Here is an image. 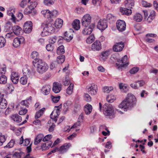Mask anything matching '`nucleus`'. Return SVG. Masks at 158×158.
<instances>
[{
  "mask_svg": "<svg viewBox=\"0 0 158 158\" xmlns=\"http://www.w3.org/2000/svg\"><path fill=\"white\" fill-rule=\"evenodd\" d=\"M135 101V96L131 93L128 94L126 98L119 105L118 107L125 111L127 108L133 106Z\"/></svg>",
  "mask_w": 158,
  "mask_h": 158,
  "instance_id": "f257e3e1",
  "label": "nucleus"
},
{
  "mask_svg": "<svg viewBox=\"0 0 158 158\" xmlns=\"http://www.w3.org/2000/svg\"><path fill=\"white\" fill-rule=\"evenodd\" d=\"M33 65L36 67V70L39 73L43 74L48 69V64L42 60H39L38 62Z\"/></svg>",
  "mask_w": 158,
  "mask_h": 158,
  "instance_id": "f03ea898",
  "label": "nucleus"
},
{
  "mask_svg": "<svg viewBox=\"0 0 158 158\" xmlns=\"http://www.w3.org/2000/svg\"><path fill=\"white\" fill-rule=\"evenodd\" d=\"M42 26L44 27L43 31L41 33L42 36H45L48 35V33H51L54 31V25L50 23L43 24Z\"/></svg>",
  "mask_w": 158,
  "mask_h": 158,
  "instance_id": "7ed1b4c3",
  "label": "nucleus"
},
{
  "mask_svg": "<svg viewBox=\"0 0 158 158\" xmlns=\"http://www.w3.org/2000/svg\"><path fill=\"white\" fill-rule=\"evenodd\" d=\"M127 56L125 55L121 60H118V62L116 63V64L118 66V69H119L126 67L128 65V63L127 62Z\"/></svg>",
  "mask_w": 158,
  "mask_h": 158,
  "instance_id": "20e7f679",
  "label": "nucleus"
},
{
  "mask_svg": "<svg viewBox=\"0 0 158 158\" xmlns=\"http://www.w3.org/2000/svg\"><path fill=\"white\" fill-rule=\"evenodd\" d=\"M87 91L90 94L92 95H96L98 92V87L97 85L92 83L88 85L86 87Z\"/></svg>",
  "mask_w": 158,
  "mask_h": 158,
  "instance_id": "39448f33",
  "label": "nucleus"
},
{
  "mask_svg": "<svg viewBox=\"0 0 158 158\" xmlns=\"http://www.w3.org/2000/svg\"><path fill=\"white\" fill-rule=\"evenodd\" d=\"M91 17L90 15L86 14L82 18L81 23L83 26L86 27L90 25L91 22Z\"/></svg>",
  "mask_w": 158,
  "mask_h": 158,
  "instance_id": "423d86ee",
  "label": "nucleus"
},
{
  "mask_svg": "<svg viewBox=\"0 0 158 158\" xmlns=\"http://www.w3.org/2000/svg\"><path fill=\"white\" fill-rule=\"evenodd\" d=\"M34 3H35V2L31 3L30 5H28V7L25 9L23 12L24 14L28 15L31 14L32 15H33L36 14V12L34 11V8L35 7L33 5L35 4Z\"/></svg>",
  "mask_w": 158,
  "mask_h": 158,
  "instance_id": "0eeeda50",
  "label": "nucleus"
},
{
  "mask_svg": "<svg viewBox=\"0 0 158 158\" xmlns=\"http://www.w3.org/2000/svg\"><path fill=\"white\" fill-rule=\"evenodd\" d=\"M116 27L117 29L120 32L125 31L126 28V24L124 21L118 20L116 22Z\"/></svg>",
  "mask_w": 158,
  "mask_h": 158,
  "instance_id": "6e6552de",
  "label": "nucleus"
},
{
  "mask_svg": "<svg viewBox=\"0 0 158 158\" xmlns=\"http://www.w3.org/2000/svg\"><path fill=\"white\" fill-rule=\"evenodd\" d=\"M107 22L105 19H100L98 23L97 28L102 31L105 30L107 27Z\"/></svg>",
  "mask_w": 158,
  "mask_h": 158,
  "instance_id": "1a4fd4ad",
  "label": "nucleus"
},
{
  "mask_svg": "<svg viewBox=\"0 0 158 158\" xmlns=\"http://www.w3.org/2000/svg\"><path fill=\"white\" fill-rule=\"evenodd\" d=\"M24 31L26 33L31 32L32 29V23L31 21H28L25 22L24 25Z\"/></svg>",
  "mask_w": 158,
  "mask_h": 158,
  "instance_id": "9d476101",
  "label": "nucleus"
},
{
  "mask_svg": "<svg viewBox=\"0 0 158 158\" xmlns=\"http://www.w3.org/2000/svg\"><path fill=\"white\" fill-rule=\"evenodd\" d=\"M101 49L102 44L99 40H96L91 45V49L93 51H99Z\"/></svg>",
  "mask_w": 158,
  "mask_h": 158,
  "instance_id": "9b49d317",
  "label": "nucleus"
},
{
  "mask_svg": "<svg viewBox=\"0 0 158 158\" xmlns=\"http://www.w3.org/2000/svg\"><path fill=\"white\" fill-rule=\"evenodd\" d=\"M24 40L25 39L23 36L16 37L14 40L13 45L16 48L19 46L21 44L23 43Z\"/></svg>",
  "mask_w": 158,
  "mask_h": 158,
  "instance_id": "f8f14e48",
  "label": "nucleus"
},
{
  "mask_svg": "<svg viewBox=\"0 0 158 158\" xmlns=\"http://www.w3.org/2000/svg\"><path fill=\"white\" fill-rule=\"evenodd\" d=\"M85 27V28L82 31L83 34L85 35H89L92 32L95 27V25L94 23H92L89 27L88 26Z\"/></svg>",
  "mask_w": 158,
  "mask_h": 158,
  "instance_id": "ddd939ff",
  "label": "nucleus"
},
{
  "mask_svg": "<svg viewBox=\"0 0 158 158\" xmlns=\"http://www.w3.org/2000/svg\"><path fill=\"white\" fill-rule=\"evenodd\" d=\"M124 47V44L123 42H121L116 43L113 46V49L115 52H120L122 50Z\"/></svg>",
  "mask_w": 158,
  "mask_h": 158,
  "instance_id": "4468645a",
  "label": "nucleus"
},
{
  "mask_svg": "<svg viewBox=\"0 0 158 158\" xmlns=\"http://www.w3.org/2000/svg\"><path fill=\"white\" fill-rule=\"evenodd\" d=\"M71 145L70 143H65L61 146L58 150L60 153H64L66 152L69 149Z\"/></svg>",
  "mask_w": 158,
  "mask_h": 158,
  "instance_id": "2eb2a0df",
  "label": "nucleus"
},
{
  "mask_svg": "<svg viewBox=\"0 0 158 158\" xmlns=\"http://www.w3.org/2000/svg\"><path fill=\"white\" fill-rule=\"evenodd\" d=\"M31 58L34 59L32 61L33 64H35V63L38 62L39 60H42L39 58V56L38 53L36 51L33 52L31 55Z\"/></svg>",
  "mask_w": 158,
  "mask_h": 158,
  "instance_id": "dca6fc26",
  "label": "nucleus"
},
{
  "mask_svg": "<svg viewBox=\"0 0 158 158\" xmlns=\"http://www.w3.org/2000/svg\"><path fill=\"white\" fill-rule=\"evenodd\" d=\"M60 114V111L58 109L53 110L50 115V118L54 120L55 122L57 121V118H58Z\"/></svg>",
  "mask_w": 158,
  "mask_h": 158,
  "instance_id": "f3484780",
  "label": "nucleus"
},
{
  "mask_svg": "<svg viewBox=\"0 0 158 158\" xmlns=\"http://www.w3.org/2000/svg\"><path fill=\"white\" fill-rule=\"evenodd\" d=\"M61 89V85L58 82H54L53 84L52 90L55 93H59Z\"/></svg>",
  "mask_w": 158,
  "mask_h": 158,
  "instance_id": "a211bd4d",
  "label": "nucleus"
},
{
  "mask_svg": "<svg viewBox=\"0 0 158 158\" xmlns=\"http://www.w3.org/2000/svg\"><path fill=\"white\" fill-rule=\"evenodd\" d=\"M10 79L13 83L17 84L19 79V76L18 73L15 72H12L11 73Z\"/></svg>",
  "mask_w": 158,
  "mask_h": 158,
  "instance_id": "6ab92c4d",
  "label": "nucleus"
},
{
  "mask_svg": "<svg viewBox=\"0 0 158 158\" xmlns=\"http://www.w3.org/2000/svg\"><path fill=\"white\" fill-rule=\"evenodd\" d=\"M51 88L49 85H45L42 88L41 90L42 93L45 95H48L50 93Z\"/></svg>",
  "mask_w": 158,
  "mask_h": 158,
  "instance_id": "aec40b11",
  "label": "nucleus"
},
{
  "mask_svg": "<svg viewBox=\"0 0 158 158\" xmlns=\"http://www.w3.org/2000/svg\"><path fill=\"white\" fill-rule=\"evenodd\" d=\"M12 30L13 32L14 33L15 35H20L21 33V31H22L21 28L18 25H15L13 27Z\"/></svg>",
  "mask_w": 158,
  "mask_h": 158,
  "instance_id": "412c9836",
  "label": "nucleus"
},
{
  "mask_svg": "<svg viewBox=\"0 0 158 158\" xmlns=\"http://www.w3.org/2000/svg\"><path fill=\"white\" fill-rule=\"evenodd\" d=\"M124 5L125 7L132 8L134 5V2L133 0H126L124 2Z\"/></svg>",
  "mask_w": 158,
  "mask_h": 158,
  "instance_id": "4be33fe9",
  "label": "nucleus"
},
{
  "mask_svg": "<svg viewBox=\"0 0 158 158\" xmlns=\"http://www.w3.org/2000/svg\"><path fill=\"white\" fill-rule=\"evenodd\" d=\"M128 8L122 7L120 9V11L123 14L127 15H130L132 13V10L131 9H128Z\"/></svg>",
  "mask_w": 158,
  "mask_h": 158,
  "instance_id": "5701e85b",
  "label": "nucleus"
},
{
  "mask_svg": "<svg viewBox=\"0 0 158 158\" xmlns=\"http://www.w3.org/2000/svg\"><path fill=\"white\" fill-rule=\"evenodd\" d=\"M21 156V153L15 152L14 154H10L7 155L4 158H20Z\"/></svg>",
  "mask_w": 158,
  "mask_h": 158,
  "instance_id": "b1692460",
  "label": "nucleus"
},
{
  "mask_svg": "<svg viewBox=\"0 0 158 158\" xmlns=\"http://www.w3.org/2000/svg\"><path fill=\"white\" fill-rule=\"evenodd\" d=\"M156 16V12L154 10H152L150 12V14L147 19V22L149 23H151L153 20L155 18Z\"/></svg>",
  "mask_w": 158,
  "mask_h": 158,
  "instance_id": "393cba45",
  "label": "nucleus"
},
{
  "mask_svg": "<svg viewBox=\"0 0 158 158\" xmlns=\"http://www.w3.org/2000/svg\"><path fill=\"white\" fill-rule=\"evenodd\" d=\"M102 111L103 114L106 116H109V104L105 103L103 106Z\"/></svg>",
  "mask_w": 158,
  "mask_h": 158,
  "instance_id": "a878e982",
  "label": "nucleus"
},
{
  "mask_svg": "<svg viewBox=\"0 0 158 158\" xmlns=\"http://www.w3.org/2000/svg\"><path fill=\"white\" fill-rule=\"evenodd\" d=\"M7 102L6 100L1 97L0 102V108L5 109L7 107Z\"/></svg>",
  "mask_w": 158,
  "mask_h": 158,
  "instance_id": "bb28decb",
  "label": "nucleus"
},
{
  "mask_svg": "<svg viewBox=\"0 0 158 158\" xmlns=\"http://www.w3.org/2000/svg\"><path fill=\"white\" fill-rule=\"evenodd\" d=\"M52 142L51 141L47 142L43 144L41 146V148L42 150H45L48 149L52 144Z\"/></svg>",
  "mask_w": 158,
  "mask_h": 158,
  "instance_id": "cd10ccee",
  "label": "nucleus"
},
{
  "mask_svg": "<svg viewBox=\"0 0 158 158\" xmlns=\"http://www.w3.org/2000/svg\"><path fill=\"white\" fill-rule=\"evenodd\" d=\"M80 22L78 19H76L73 23L72 26L76 30H78L80 27Z\"/></svg>",
  "mask_w": 158,
  "mask_h": 158,
  "instance_id": "c85d7f7f",
  "label": "nucleus"
},
{
  "mask_svg": "<svg viewBox=\"0 0 158 158\" xmlns=\"http://www.w3.org/2000/svg\"><path fill=\"white\" fill-rule=\"evenodd\" d=\"M44 136L42 134H40L38 135L35 139V141L34 142V144L35 145L38 144L41 141L42 139H43Z\"/></svg>",
  "mask_w": 158,
  "mask_h": 158,
  "instance_id": "c756f323",
  "label": "nucleus"
},
{
  "mask_svg": "<svg viewBox=\"0 0 158 158\" xmlns=\"http://www.w3.org/2000/svg\"><path fill=\"white\" fill-rule=\"evenodd\" d=\"M92 106L89 104H87L85 106V111L86 114H89L92 111Z\"/></svg>",
  "mask_w": 158,
  "mask_h": 158,
  "instance_id": "7c9ffc66",
  "label": "nucleus"
},
{
  "mask_svg": "<svg viewBox=\"0 0 158 158\" xmlns=\"http://www.w3.org/2000/svg\"><path fill=\"white\" fill-rule=\"evenodd\" d=\"M133 19L135 21L140 22L143 19L142 16L139 13H136L133 17Z\"/></svg>",
  "mask_w": 158,
  "mask_h": 158,
  "instance_id": "2f4dec72",
  "label": "nucleus"
},
{
  "mask_svg": "<svg viewBox=\"0 0 158 158\" xmlns=\"http://www.w3.org/2000/svg\"><path fill=\"white\" fill-rule=\"evenodd\" d=\"M63 20L60 19H57L55 23V26L57 28H61L63 25Z\"/></svg>",
  "mask_w": 158,
  "mask_h": 158,
  "instance_id": "473e14b6",
  "label": "nucleus"
},
{
  "mask_svg": "<svg viewBox=\"0 0 158 158\" xmlns=\"http://www.w3.org/2000/svg\"><path fill=\"white\" fill-rule=\"evenodd\" d=\"M11 118L14 121L17 123H19L21 122L22 119V117L20 116L17 114L13 115Z\"/></svg>",
  "mask_w": 158,
  "mask_h": 158,
  "instance_id": "72a5a7b5",
  "label": "nucleus"
},
{
  "mask_svg": "<svg viewBox=\"0 0 158 158\" xmlns=\"http://www.w3.org/2000/svg\"><path fill=\"white\" fill-rule=\"evenodd\" d=\"M65 59V56L64 55L60 56L57 58L56 61L58 64H60L64 62Z\"/></svg>",
  "mask_w": 158,
  "mask_h": 158,
  "instance_id": "f704fd0d",
  "label": "nucleus"
},
{
  "mask_svg": "<svg viewBox=\"0 0 158 158\" xmlns=\"http://www.w3.org/2000/svg\"><path fill=\"white\" fill-rule=\"evenodd\" d=\"M109 55V51H106L101 53V58L103 60H105Z\"/></svg>",
  "mask_w": 158,
  "mask_h": 158,
  "instance_id": "c9c22d12",
  "label": "nucleus"
},
{
  "mask_svg": "<svg viewBox=\"0 0 158 158\" xmlns=\"http://www.w3.org/2000/svg\"><path fill=\"white\" fill-rule=\"evenodd\" d=\"M56 52L57 53L58 55H60L61 54H64L65 52L64 46L61 45L58 47L57 48Z\"/></svg>",
  "mask_w": 158,
  "mask_h": 158,
  "instance_id": "e433bc0d",
  "label": "nucleus"
},
{
  "mask_svg": "<svg viewBox=\"0 0 158 158\" xmlns=\"http://www.w3.org/2000/svg\"><path fill=\"white\" fill-rule=\"evenodd\" d=\"M45 109V108H43L37 112L35 115V118L37 119L41 117L43 114Z\"/></svg>",
  "mask_w": 158,
  "mask_h": 158,
  "instance_id": "4c0bfd02",
  "label": "nucleus"
},
{
  "mask_svg": "<svg viewBox=\"0 0 158 158\" xmlns=\"http://www.w3.org/2000/svg\"><path fill=\"white\" fill-rule=\"evenodd\" d=\"M109 117L112 116V118L114 117V115L115 114V111L113 107L110 105H109Z\"/></svg>",
  "mask_w": 158,
  "mask_h": 158,
  "instance_id": "58836bf2",
  "label": "nucleus"
},
{
  "mask_svg": "<svg viewBox=\"0 0 158 158\" xmlns=\"http://www.w3.org/2000/svg\"><path fill=\"white\" fill-rule=\"evenodd\" d=\"M41 13L44 17L47 18H49L50 11L48 10H44L41 11Z\"/></svg>",
  "mask_w": 158,
  "mask_h": 158,
  "instance_id": "ea45409f",
  "label": "nucleus"
},
{
  "mask_svg": "<svg viewBox=\"0 0 158 158\" xmlns=\"http://www.w3.org/2000/svg\"><path fill=\"white\" fill-rule=\"evenodd\" d=\"M73 84L71 83L69 86L68 87L66 90V93L69 94H71L73 91Z\"/></svg>",
  "mask_w": 158,
  "mask_h": 158,
  "instance_id": "a19ab883",
  "label": "nucleus"
},
{
  "mask_svg": "<svg viewBox=\"0 0 158 158\" xmlns=\"http://www.w3.org/2000/svg\"><path fill=\"white\" fill-rule=\"evenodd\" d=\"M64 39L65 40L69 41L73 39V36L69 35L67 32L64 33Z\"/></svg>",
  "mask_w": 158,
  "mask_h": 158,
  "instance_id": "79ce46f5",
  "label": "nucleus"
},
{
  "mask_svg": "<svg viewBox=\"0 0 158 158\" xmlns=\"http://www.w3.org/2000/svg\"><path fill=\"white\" fill-rule=\"evenodd\" d=\"M6 43L5 39L2 36H0V48L4 47Z\"/></svg>",
  "mask_w": 158,
  "mask_h": 158,
  "instance_id": "37998d69",
  "label": "nucleus"
},
{
  "mask_svg": "<svg viewBox=\"0 0 158 158\" xmlns=\"http://www.w3.org/2000/svg\"><path fill=\"white\" fill-rule=\"evenodd\" d=\"M15 143V141L14 139H11L10 141V142L8 143V144L6 146L4 147V148H12Z\"/></svg>",
  "mask_w": 158,
  "mask_h": 158,
  "instance_id": "c03bdc74",
  "label": "nucleus"
},
{
  "mask_svg": "<svg viewBox=\"0 0 158 158\" xmlns=\"http://www.w3.org/2000/svg\"><path fill=\"white\" fill-rule=\"evenodd\" d=\"M95 37L94 35H91L89 36L86 40V42L87 43L90 44L92 43L94 40Z\"/></svg>",
  "mask_w": 158,
  "mask_h": 158,
  "instance_id": "a18cd8bd",
  "label": "nucleus"
},
{
  "mask_svg": "<svg viewBox=\"0 0 158 158\" xmlns=\"http://www.w3.org/2000/svg\"><path fill=\"white\" fill-rule=\"evenodd\" d=\"M7 77L5 75H2L0 77V84H4L6 83Z\"/></svg>",
  "mask_w": 158,
  "mask_h": 158,
  "instance_id": "49530a36",
  "label": "nucleus"
},
{
  "mask_svg": "<svg viewBox=\"0 0 158 158\" xmlns=\"http://www.w3.org/2000/svg\"><path fill=\"white\" fill-rule=\"evenodd\" d=\"M15 35L13 32H8L5 35V37L7 39H12L15 37Z\"/></svg>",
  "mask_w": 158,
  "mask_h": 158,
  "instance_id": "de8ad7c7",
  "label": "nucleus"
},
{
  "mask_svg": "<svg viewBox=\"0 0 158 158\" xmlns=\"http://www.w3.org/2000/svg\"><path fill=\"white\" fill-rule=\"evenodd\" d=\"M20 82L23 85L26 84L27 82V77L26 76L22 77L20 78Z\"/></svg>",
  "mask_w": 158,
  "mask_h": 158,
  "instance_id": "09e8293b",
  "label": "nucleus"
},
{
  "mask_svg": "<svg viewBox=\"0 0 158 158\" xmlns=\"http://www.w3.org/2000/svg\"><path fill=\"white\" fill-rule=\"evenodd\" d=\"M6 138L4 135H2L1 133L0 134V146L2 145L3 143L5 141Z\"/></svg>",
  "mask_w": 158,
  "mask_h": 158,
  "instance_id": "8fccbe9b",
  "label": "nucleus"
},
{
  "mask_svg": "<svg viewBox=\"0 0 158 158\" xmlns=\"http://www.w3.org/2000/svg\"><path fill=\"white\" fill-rule=\"evenodd\" d=\"M58 15V11L56 10H54L52 11H50L49 18H52L53 17H56Z\"/></svg>",
  "mask_w": 158,
  "mask_h": 158,
  "instance_id": "3c124183",
  "label": "nucleus"
},
{
  "mask_svg": "<svg viewBox=\"0 0 158 158\" xmlns=\"http://www.w3.org/2000/svg\"><path fill=\"white\" fill-rule=\"evenodd\" d=\"M23 72L24 74L29 75L30 70L27 67V65H25L23 69Z\"/></svg>",
  "mask_w": 158,
  "mask_h": 158,
  "instance_id": "603ef678",
  "label": "nucleus"
},
{
  "mask_svg": "<svg viewBox=\"0 0 158 158\" xmlns=\"http://www.w3.org/2000/svg\"><path fill=\"white\" fill-rule=\"evenodd\" d=\"M63 82L64 85L66 86L68 85L70 83L69 77L66 76L64 79L63 80Z\"/></svg>",
  "mask_w": 158,
  "mask_h": 158,
  "instance_id": "864d4df0",
  "label": "nucleus"
},
{
  "mask_svg": "<svg viewBox=\"0 0 158 158\" xmlns=\"http://www.w3.org/2000/svg\"><path fill=\"white\" fill-rule=\"evenodd\" d=\"M44 4L48 6H50L53 5L54 3L52 0H44Z\"/></svg>",
  "mask_w": 158,
  "mask_h": 158,
  "instance_id": "5fc2aeb1",
  "label": "nucleus"
},
{
  "mask_svg": "<svg viewBox=\"0 0 158 158\" xmlns=\"http://www.w3.org/2000/svg\"><path fill=\"white\" fill-rule=\"evenodd\" d=\"M27 0H23L19 3V5L21 7L24 8L27 5Z\"/></svg>",
  "mask_w": 158,
  "mask_h": 158,
  "instance_id": "6e6d98bb",
  "label": "nucleus"
},
{
  "mask_svg": "<svg viewBox=\"0 0 158 158\" xmlns=\"http://www.w3.org/2000/svg\"><path fill=\"white\" fill-rule=\"evenodd\" d=\"M52 138V135H48L45 136L43 139V141L44 142L48 141L49 140Z\"/></svg>",
  "mask_w": 158,
  "mask_h": 158,
  "instance_id": "4d7b16f0",
  "label": "nucleus"
},
{
  "mask_svg": "<svg viewBox=\"0 0 158 158\" xmlns=\"http://www.w3.org/2000/svg\"><path fill=\"white\" fill-rule=\"evenodd\" d=\"M139 68L138 67H136L131 69L130 71V73L131 74H134L136 73L139 70Z\"/></svg>",
  "mask_w": 158,
  "mask_h": 158,
  "instance_id": "13d9d810",
  "label": "nucleus"
},
{
  "mask_svg": "<svg viewBox=\"0 0 158 158\" xmlns=\"http://www.w3.org/2000/svg\"><path fill=\"white\" fill-rule=\"evenodd\" d=\"M142 5L143 6L146 7H150L152 5L151 3H148L145 1H142Z\"/></svg>",
  "mask_w": 158,
  "mask_h": 158,
  "instance_id": "bf43d9fd",
  "label": "nucleus"
},
{
  "mask_svg": "<svg viewBox=\"0 0 158 158\" xmlns=\"http://www.w3.org/2000/svg\"><path fill=\"white\" fill-rule=\"evenodd\" d=\"M102 0H92V3L94 5L100 6Z\"/></svg>",
  "mask_w": 158,
  "mask_h": 158,
  "instance_id": "052dcab7",
  "label": "nucleus"
},
{
  "mask_svg": "<svg viewBox=\"0 0 158 158\" xmlns=\"http://www.w3.org/2000/svg\"><path fill=\"white\" fill-rule=\"evenodd\" d=\"M29 99L23 100L21 102V104L22 105L24 106L27 107H28L29 105V102H28V101H29Z\"/></svg>",
  "mask_w": 158,
  "mask_h": 158,
  "instance_id": "680f3d73",
  "label": "nucleus"
},
{
  "mask_svg": "<svg viewBox=\"0 0 158 158\" xmlns=\"http://www.w3.org/2000/svg\"><path fill=\"white\" fill-rule=\"evenodd\" d=\"M13 12H7V14L8 15L11 16V19L14 22H15V17L14 15Z\"/></svg>",
  "mask_w": 158,
  "mask_h": 158,
  "instance_id": "e2e57ef3",
  "label": "nucleus"
},
{
  "mask_svg": "<svg viewBox=\"0 0 158 158\" xmlns=\"http://www.w3.org/2000/svg\"><path fill=\"white\" fill-rule=\"evenodd\" d=\"M85 100L88 102H89L91 101V98L90 96L87 94H85Z\"/></svg>",
  "mask_w": 158,
  "mask_h": 158,
  "instance_id": "0e129e2a",
  "label": "nucleus"
},
{
  "mask_svg": "<svg viewBox=\"0 0 158 158\" xmlns=\"http://www.w3.org/2000/svg\"><path fill=\"white\" fill-rule=\"evenodd\" d=\"M30 139H25L24 141L23 145L24 146H27L30 144Z\"/></svg>",
  "mask_w": 158,
  "mask_h": 158,
  "instance_id": "69168bd1",
  "label": "nucleus"
},
{
  "mask_svg": "<svg viewBox=\"0 0 158 158\" xmlns=\"http://www.w3.org/2000/svg\"><path fill=\"white\" fill-rule=\"evenodd\" d=\"M60 96L55 97L53 96H52V102L55 103L57 102L60 100Z\"/></svg>",
  "mask_w": 158,
  "mask_h": 158,
  "instance_id": "338daca9",
  "label": "nucleus"
},
{
  "mask_svg": "<svg viewBox=\"0 0 158 158\" xmlns=\"http://www.w3.org/2000/svg\"><path fill=\"white\" fill-rule=\"evenodd\" d=\"M46 48L48 51H52L53 49V46L50 44H47L46 46Z\"/></svg>",
  "mask_w": 158,
  "mask_h": 158,
  "instance_id": "774afa93",
  "label": "nucleus"
}]
</instances>
